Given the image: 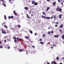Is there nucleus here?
<instances>
[{
  "mask_svg": "<svg viewBox=\"0 0 64 64\" xmlns=\"http://www.w3.org/2000/svg\"><path fill=\"white\" fill-rule=\"evenodd\" d=\"M4 42L6 43V40H4Z\"/></svg>",
  "mask_w": 64,
  "mask_h": 64,
  "instance_id": "c03bdc74",
  "label": "nucleus"
},
{
  "mask_svg": "<svg viewBox=\"0 0 64 64\" xmlns=\"http://www.w3.org/2000/svg\"><path fill=\"white\" fill-rule=\"evenodd\" d=\"M62 16V14H60L59 15V17L60 18V19H61V16Z\"/></svg>",
  "mask_w": 64,
  "mask_h": 64,
  "instance_id": "2eb2a0df",
  "label": "nucleus"
},
{
  "mask_svg": "<svg viewBox=\"0 0 64 64\" xmlns=\"http://www.w3.org/2000/svg\"><path fill=\"white\" fill-rule=\"evenodd\" d=\"M17 26L18 28H21V26H20V25H17Z\"/></svg>",
  "mask_w": 64,
  "mask_h": 64,
  "instance_id": "393cba45",
  "label": "nucleus"
},
{
  "mask_svg": "<svg viewBox=\"0 0 64 64\" xmlns=\"http://www.w3.org/2000/svg\"><path fill=\"white\" fill-rule=\"evenodd\" d=\"M7 40H8V41H10V40H9V39H8V38H7Z\"/></svg>",
  "mask_w": 64,
  "mask_h": 64,
  "instance_id": "8fccbe9b",
  "label": "nucleus"
},
{
  "mask_svg": "<svg viewBox=\"0 0 64 64\" xmlns=\"http://www.w3.org/2000/svg\"><path fill=\"white\" fill-rule=\"evenodd\" d=\"M4 48H6V47L5 46V47H4Z\"/></svg>",
  "mask_w": 64,
  "mask_h": 64,
  "instance_id": "0e129e2a",
  "label": "nucleus"
},
{
  "mask_svg": "<svg viewBox=\"0 0 64 64\" xmlns=\"http://www.w3.org/2000/svg\"><path fill=\"white\" fill-rule=\"evenodd\" d=\"M56 4V2H54L53 4H52V5H55Z\"/></svg>",
  "mask_w": 64,
  "mask_h": 64,
  "instance_id": "6ab92c4d",
  "label": "nucleus"
},
{
  "mask_svg": "<svg viewBox=\"0 0 64 64\" xmlns=\"http://www.w3.org/2000/svg\"><path fill=\"white\" fill-rule=\"evenodd\" d=\"M24 37L26 38V39H28V38H29V37L27 36H25Z\"/></svg>",
  "mask_w": 64,
  "mask_h": 64,
  "instance_id": "4be33fe9",
  "label": "nucleus"
},
{
  "mask_svg": "<svg viewBox=\"0 0 64 64\" xmlns=\"http://www.w3.org/2000/svg\"><path fill=\"white\" fill-rule=\"evenodd\" d=\"M32 47H33V48H35V46H32Z\"/></svg>",
  "mask_w": 64,
  "mask_h": 64,
  "instance_id": "79ce46f5",
  "label": "nucleus"
},
{
  "mask_svg": "<svg viewBox=\"0 0 64 64\" xmlns=\"http://www.w3.org/2000/svg\"><path fill=\"white\" fill-rule=\"evenodd\" d=\"M2 33H3V34H6V32H5V30H2Z\"/></svg>",
  "mask_w": 64,
  "mask_h": 64,
  "instance_id": "20e7f679",
  "label": "nucleus"
},
{
  "mask_svg": "<svg viewBox=\"0 0 64 64\" xmlns=\"http://www.w3.org/2000/svg\"><path fill=\"white\" fill-rule=\"evenodd\" d=\"M42 18H45V19H50L51 18L50 17H46L45 16H42Z\"/></svg>",
  "mask_w": 64,
  "mask_h": 64,
  "instance_id": "f257e3e1",
  "label": "nucleus"
},
{
  "mask_svg": "<svg viewBox=\"0 0 64 64\" xmlns=\"http://www.w3.org/2000/svg\"><path fill=\"white\" fill-rule=\"evenodd\" d=\"M2 4H3V5H4V7H6V5L4 3H3Z\"/></svg>",
  "mask_w": 64,
  "mask_h": 64,
  "instance_id": "f3484780",
  "label": "nucleus"
},
{
  "mask_svg": "<svg viewBox=\"0 0 64 64\" xmlns=\"http://www.w3.org/2000/svg\"><path fill=\"white\" fill-rule=\"evenodd\" d=\"M60 64H62V63H60Z\"/></svg>",
  "mask_w": 64,
  "mask_h": 64,
  "instance_id": "052dcab7",
  "label": "nucleus"
},
{
  "mask_svg": "<svg viewBox=\"0 0 64 64\" xmlns=\"http://www.w3.org/2000/svg\"><path fill=\"white\" fill-rule=\"evenodd\" d=\"M55 27H57V26H58V25H57V24H56V25H55Z\"/></svg>",
  "mask_w": 64,
  "mask_h": 64,
  "instance_id": "4c0bfd02",
  "label": "nucleus"
},
{
  "mask_svg": "<svg viewBox=\"0 0 64 64\" xmlns=\"http://www.w3.org/2000/svg\"><path fill=\"white\" fill-rule=\"evenodd\" d=\"M51 33L52 34H53V33H54V32H53V31H52L51 32Z\"/></svg>",
  "mask_w": 64,
  "mask_h": 64,
  "instance_id": "c9c22d12",
  "label": "nucleus"
},
{
  "mask_svg": "<svg viewBox=\"0 0 64 64\" xmlns=\"http://www.w3.org/2000/svg\"><path fill=\"white\" fill-rule=\"evenodd\" d=\"M1 43H2V42H0V44H1Z\"/></svg>",
  "mask_w": 64,
  "mask_h": 64,
  "instance_id": "5fc2aeb1",
  "label": "nucleus"
},
{
  "mask_svg": "<svg viewBox=\"0 0 64 64\" xmlns=\"http://www.w3.org/2000/svg\"><path fill=\"white\" fill-rule=\"evenodd\" d=\"M40 43L41 44H43V42H40Z\"/></svg>",
  "mask_w": 64,
  "mask_h": 64,
  "instance_id": "c756f323",
  "label": "nucleus"
},
{
  "mask_svg": "<svg viewBox=\"0 0 64 64\" xmlns=\"http://www.w3.org/2000/svg\"><path fill=\"white\" fill-rule=\"evenodd\" d=\"M7 33H10V32L9 30H7Z\"/></svg>",
  "mask_w": 64,
  "mask_h": 64,
  "instance_id": "a878e982",
  "label": "nucleus"
},
{
  "mask_svg": "<svg viewBox=\"0 0 64 64\" xmlns=\"http://www.w3.org/2000/svg\"><path fill=\"white\" fill-rule=\"evenodd\" d=\"M63 27V24H62L60 25V28H62Z\"/></svg>",
  "mask_w": 64,
  "mask_h": 64,
  "instance_id": "9d476101",
  "label": "nucleus"
},
{
  "mask_svg": "<svg viewBox=\"0 0 64 64\" xmlns=\"http://www.w3.org/2000/svg\"><path fill=\"white\" fill-rule=\"evenodd\" d=\"M24 8V9H25V10H28V9H29V8L26 7H25Z\"/></svg>",
  "mask_w": 64,
  "mask_h": 64,
  "instance_id": "9b49d317",
  "label": "nucleus"
},
{
  "mask_svg": "<svg viewBox=\"0 0 64 64\" xmlns=\"http://www.w3.org/2000/svg\"><path fill=\"white\" fill-rule=\"evenodd\" d=\"M51 48H52V49H53V47H51Z\"/></svg>",
  "mask_w": 64,
  "mask_h": 64,
  "instance_id": "bf43d9fd",
  "label": "nucleus"
},
{
  "mask_svg": "<svg viewBox=\"0 0 64 64\" xmlns=\"http://www.w3.org/2000/svg\"><path fill=\"white\" fill-rule=\"evenodd\" d=\"M4 27H5L6 28H8V27L6 26V25H5L4 26Z\"/></svg>",
  "mask_w": 64,
  "mask_h": 64,
  "instance_id": "a211bd4d",
  "label": "nucleus"
},
{
  "mask_svg": "<svg viewBox=\"0 0 64 64\" xmlns=\"http://www.w3.org/2000/svg\"><path fill=\"white\" fill-rule=\"evenodd\" d=\"M62 2H64V0H63L62 1Z\"/></svg>",
  "mask_w": 64,
  "mask_h": 64,
  "instance_id": "e2e57ef3",
  "label": "nucleus"
},
{
  "mask_svg": "<svg viewBox=\"0 0 64 64\" xmlns=\"http://www.w3.org/2000/svg\"><path fill=\"white\" fill-rule=\"evenodd\" d=\"M10 46H9L7 48L8 49H10Z\"/></svg>",
  "mask_w": 64,
  "mask_h": 64,
  "instance_id": "58836bf2",
  "label": "nucleus"
},
{
  "mask_svg": "<svg viewBox=\"0 0 64 64\" xmlns=\"http://www.w3.org/2000/svg\"><path fill=\"white\" fill-rule=\"evenodd\" d=\"M1 1H2V2H4V3H5L4 2H5V1H4V0H0Z\"/></svg>",
  "mask_w": 64,
  "mask_h": 64,
  "instance_id": "473e14b6",
  "label": "nucleus"
},
{
  "mask_svg": "<svg viewBox=\"0 0 64 64\" xmlns=\"http://www.w3.org/2000/svg\"><path fill=\"white\" fill-rule=\"evenodd\" d=\"M48 29H50V27L49 28H48Z\"/></svg>",
  "mask_w": 64,
  "mask_h": 64,
  "instance_id": "13d9d810",
  "label": "nucleus"
},
{
  "mask_svg": "<svg viewBox=\"0 0 64 64\" xmlns=\"http://www.w3.org/2000/svg\"><path fill=\"white\" fill-rule=\"evenodd\" d=\"M8 18L9 19H11V18H14V17L12 16H9L8 17Z\"/></svg>",
  "mask_w": 64,
  "mask_h": 64,
  "instance_id": "423d86ee",
  "label": "nucleus"
},
{
  "mask_svg": "<svg viewBox=\"0 0 64 64\" xmlns=\"http://www.w3.org/2000/svg\"><path fill=\"white\" fill-rule=\"evenodd\" d=\"M3 48V46H0V48Z\"/></svg>",
  "mask_w": 64,
  "mask_h": 64,
  "instance_id": "a19ab883",
  "label": "nucleus"
},
{
  "mask_svg": "<svg viewBox=\"0 0 64 64\" xmlns=\"http://www.w3.org/2000/svg\"><path fill=\"white\" fill-rule=\"evenodd\" d=\"M60 8H59V7H58L56 9V10L57 11H58L59 12V9Z\"/></svg>",
  "mask_w": 64,
  "mask_h": 64,
  "instance_id": "1a4fd4ad",
  "label": "nucleus"
},
{
  "mask_svg": "<svg viewBox=\"0 0 64 64\" xmlns=\"http://www.w3.org/2000/svg\"><path fill=\"white\" fill-rule=\"evenodd\" d=\"M30 2V1H28V2Z\"/></svg>",
  "mask_w": 64,
  "mask_h": 64,
  "instance_id": "69168bd1",
  "label": "nucleus"
},
{
  "mask_svg": "<svg viewBox=\"0 0 64 64\" xmlns=\"http://www.w3.org/2000/svg\"><path fill=\"white\" fill-rule=\"evenodd\" d=\"M9 1H10V2L11 1V0H9Z\"/></svg>",
  "mask_w": 64,
  "mask_h": 64,
  "instance_id": "680f3d73",
  "label": "nucleus"
},
{
  "mask_svg": "<svg viewBox=\"0 0 64 64\" xmlns=\"http://www.w3.org/2000/svg\"><path fill=\"white\" fill-rule=\"evenodd\" d=\"M59 10H60L59 11L61 12V11H62V9L61 8H60Z\"/></svg>",
  "mask_w": 64,
  "mask_h": 64,
  "instance_id": "7c9ffc66",
  "label": "nucleus"
},
{
  "mask_svg": "<svg viewBox=\"0 0 64 64\" xmlns=\"http://www.w3.org/2000/svg\"><path fill=\"white\" fill-rule=\"evenodd\" d=\"M4 18L5 20H6L7 19V18H6V15H5L4 16Z\"/></svg>",
  "mask_w": 64,
  "mask_h": 64,
  "instance_id": "b1692460",
  "label": "nucleus"
},
{
  "mask_svg": "<svg viewBox=\"0 0 64 64\" xmlns=\"http://www.w3.org/2000/svg\"><path fill=\"white\" fill-rule=\"evenodd\" d=\"M13 1H14V0H13Z\"/></svg>",
  "mask_w": 64,
  "mask_h": 64,
  "instance_id": "774afa93",
  "label": "nucleus"
},
{
  "mask_svg": "<svg viewBox=\"0 0 64 64\" xmlns=\"http://www.w3.org/2000/svg\"><path fill=\"white\" fill-rule=\"evenodd\" d=\"M16 39L18 41H19V40H21V38H19L18 37L16 38Z\"/></svg>",
  "mask_w": 64,
  "mask_h": 64,
  "instance_id": "6e6552de",
  "label": "nucleus"
},
{
  "mask_svg": "<svg viewBox=\"0 0 64 64\" xmlns=\"http://www.w3.org/2000/svg\"><path fill=\"white\" fill-rule=\"evenodd\" d=\"M14 15H15V16H17V14L16 13V12H15V10L14 11Z\"/></svg>",
  "mask_w": 64,
  "mask_h": 64,
  "instance_id": "39448f33",
  "label": "nucleus"
},
{
  "mask_svg": "<svg viewBox=\"0 0 64 64\" xmlns=\"http://www.w3.org/2000/svg\"><path fill=\"white\" fill-rule=\"evenodd\" d=\"M13 38L14 39V42L16 43V42H17V40H16V38L15 37V36H14Z\"/></svg>",
  "mask_w": 64,
  "mask_h": 64,
  "instance_id": "f03ea898",
  "label": "nucleus"
},
{
  "mask_svg": "<svg viewBox=\"0 0 64 64\" xmlns=\"http://www.w3.org/2000/svg\"><path fill=\"white\" fill-rule=\"evenodd\" d=\"M56 60H58L59 59V57H58V56H57L56 57Z\"/></svg>",
  "mask_w": 64,
  "mask_h": 64,
  "instance_id": "bb28decb",
  "label": "nucleus"
},
{
  "mask_svg": "<svg viewBox=\"0 0 64 64\" xmlns=\"http://www.w3.org/2000/svg\"><path fill=\"white\" fill-rule=\"evenodd\" d=\"M42 14H44V15H46V14H45V13H44V12H42Z\"/></svg>",
  "mask_w": 64,
  "mask_h": 64,
  "instance_id": "2f4dec72",
  "label": "nucleus"
},
{
  "mask_svg": "<svg viewBox=\"0 0 64 64\" xmlns=\"http://www.w3.org/2000/svg\"><path fill=\"white\" fill-rule=\"evenodd\" d=\"M62 38L63 39H64V34L62 36Z\"/></svg>",
  "mask_w": 64,
  "mask_h": 64,
  "instance_id": "c85d7f7f",
  "label": "nucleus"
},
{
  "mask_svg": "<svg viewBox=\"0 0 64 64\" xmlns=\"http://www.w3.org/2000/svg\"><path fill=\"white\" fill-rule=\"evenodd\" d=\"M26 17L28 18H30V16H29V15L28 14H27Z\"/></svg>",
  "mask_w": 64,
  "mask_h": 64,
  "instance_id": "4468645a",
  "label": "nucleus"
},
{
  "mask_svg": "<svg viewBox=\"0 0 64 64\" xmlns=\"http://www.w3.org/2000/svg\"><path fill=\"white\" fill-rule=\"evenodd\" d=\"M49 9H50V8L48 7V8H47L46 10H47V11H48V10H49Z\"/></svg>",
  "mask_w": 64,
  "mask_h": 64,
  "instance_id": "cd10ccee",
  "label": "nucleus"
},
{
  "mask_svg": "<svg viewBox=\"0 0 64 64\" xmlns=\"http://www.w3.org/2000/svg\"><path fill=\"white\" fill-rule=\"evenodd\" d=\"M58 31H60L61 33H62V30L61 29H60L59 30H58Z\"/></svg>",
  "mask_w": 64,
  "mask_h": 64,
  "instance_id": "ddd939ff",
  "label": "nucleus"
},
{
  "mask_svg": "<svg viewBox=\"0 0 64 64\" xmlns=\"http://www.w3.org/2000/svg\"><path fill=\"white\" fill-rule=\"evenodd\" d=\"M50 33H51V32H50L48 31V35H49V34H50Z\"/></svg>",
  "mask_w": 64,
  "mask_h": 64,
  "instance_id": "412c9836",
  "label": "nucleus"
},
{
  "mask_svg": "<svg viewBox=\"0 0 64 64\" xmlns=\"http://www.w3.org/2000/svg\"><path fill=\"white\" fill-rule=\"evenodd\" d=\"M36 35H37V33H35V34H34V35L36 36Z\"/></svg>",
  "mask_w": 64,
  "mask_h": 64,
  "instance_id": "de8ad7c7",
  "label": "nucleus"
},
{
  "mask_svg": "<svg viewBox=\"0 0 64 64\" xmlns=\"http://www.w3.org/2000/svg\"><path fill=\"white\" fill-rule=\"evenodd\" d=\"M33 16V14H32L31 15V16Z\"/></svg>",
  "mask_w": 64,
  "mask_h": 64,
  "instance_id": "603ef678",
  "label": "nucleus"
},
{
  "mask_svg": "<svg viewBox=\"0 0 64 64\" xmlns=\"http://www.w3.org/2000/svg\"><path fill=\"white\" fill-rule=\"evenodd\" d=\"M34 5H35V6H36V5H38V3L37 2H35L34 3Z\"/></svg>",
  "mask_w": 64,
  "mask_h": 64,
  "instance_id": "f8f14e48",
  "label": "nucleus"
},
{
  "mask_svg": "<svg viewBox=\"0 0 64 64\" xmlns=\"http://www.w3.org/2000/svg\"><path fill=\"white\" fill-rule=\"evenodd\" d=\"M47 64H50V63L49 62H47Z\"/></svg>",
  "mask_w": 64,
  "mask_h": 64,
  "instance_id": "3c124183",
  "label": "nucleus"
},
{
  "mask_svg": "<svg viewBox=\"0 0 64 64\" xmlns=\"http://www.w3.org/2000/svg\"><path fill=\"white\" fill-rule=\"evenodd\" d=\"M51 64H57V63L55 61H52V62H51Z\"/></svg>",
  "mask_w": 64,
  "mask_h": 64,
  "instance_id": "7ed1b4c3",
  "label": "nucleus"
},
{
  "mask_svg": "<svg viewBox=\"0 0 64 64\" xmlns=\"http://www.w3.org/2000/svg\"><path fill=\"white\" fill-rule=\"evenodd\" d=\"M55 45H56V44H53V45H52V46L53 47H54V46H55Z\"/></svg>",
  "mask_w": 64,
  "mask_h": 64,
  "instance_id": "a18cd8bd",
  "label": "nucleus"
},
{
  "mask_svg": "<svg viewBox=\"0 0 64 64\" xmlns=\"http://www.w3.org/2000/svg\"><path fill=\"white\" fill-rule=\"evenodd\" d=\"M55 38H58L59 37V35H55L54 36Z\"/></svg>",
  "mask_w": 64,
  "mask_h": 64,
  "instance_id": "0eeeda50",
  "label": "nucleus"
},
{
  "mask_svg": "<svg viewBox=\"0 0 64 64\" xmlns=\"http://www.w3.org/2000/svg\"><path fill=\"white\" fill-rule=\"evenodd\" d=\"M56 24H58V22H56Z\"/></svg>",
  "mask_w": 64,
  "mask_h": 64,
  "instance_id": "09e8293b",
  "label": "nucleus"
},
{
  "mask_svg": "<svg viewBox=\"0 0 64 64\" xmlns=\"http://www.w3.org/2000/svg\"><path fill=\"white\" fill-rule=\"evenodd\" d=\"M34 3H35V1L34 0H33L32 1V4H34Z\"/></svg>",
  "mask_w": 64,
  "mask_h": 64,
  "instance_id": "dca6fc26",
  "label": "nucleus"
},
{
  "mask_svg": "<svg viewBox=\"0 0 64 64\" xmlns=\"http://www.w3.org/2000/svg\"><path fill=\"white\" fill-rule=\"evenodd\" d=\"M40 41H42V39L41 38L40 39Z\"/></svg>",
  "mask_w": 64,
  "mask_h": 64,
  "instance_id": "ea45409f",
  "label": "nucleus"
},
{
  "mask_svg": "<svg viewBox=\"0 0 64 64\" xmlns=\"http://www.w3.org/2000/svg\"><path fill=\"white\" fill-rule=\"evenodd\" d=\"M61 4L62 5H63V2H62Z\"/></svg>",
  "mask_w": 64,
  "mask_h": 64,
  "instance_id": "6e6d98bb",
  "label": "nucleus"
},
{
  "mask_svg": "<svg viewBox=\"0 0 64 64\" xmlns=\"http://www.w3.org/2000/svg\"><path fill=\"white\" fill-rule=\"evenodd\" d=\"M56 16H54V20H55V19H56Z\"/></svg>",
  "mask_w": 64,
  "mask_h": 64,
  "instance_id": "72a5a7b5",
  "label": "nucleus"
},
{
  "mask_svg": "<svg viewBox=\"0 0 64 64\" xmlns=\"http://www.w3.org/2000/svg\"><path fill=\"white\" fill-rule=\"evenodd\" d=\"M43 37H45V34H44L43 35Z\"/></svg>",
  "mask_w": 64,
  "mask_h": 64,
  "instance_id": "e433bc0d",
  "label": "nucleus"
},
{
  "mask_svg": "<svg viewBox=\"0 0 64 64\" xmlns=\"http://www.w3.org/2000/svg\"><path fill=\"white\" fill-rule=\"evenodd\" d=\"M30 34H33V32H32V30H30Z\"/></svg>",
  "mask_w": 64,
  "mask_h": 64,
  "instance_id": "5701e85b",
  "label": "nucleus"
},
{
  "mask_svg": "<svg viewBox=\"0 0 64 64\" xmlns=\"http://www.w3.org/2000/svg\"><path fill=\"white\" fill-rule=\"evenodd\" d=\"M55 47H56V46H55Z\"/></svg>",
  "mask_w": 64,
  "mask_h": 64,
  "instance_id": "338daca9",
  "label": "nucleus"
},
{
  "mask_svg": "<svg viewBox=\"0 0 64 64\" xmlns=\"http://www.w3.org/2000/svg\"><path fill=\"white\" fill-rule=\"evenodd\" d=\"M30 14H31V11H30Z\"/></svg>",
  "mask_w": 64,
  "mask_h": 64,
  "instance_id": "864d4df0",
  "label": "nucleus"
},
{
  "mask_svg": "<svg viewBox=\"0 0 64 64\" xmlns=\"http://www.w3.org/2000/svg\"><path fill=\"white\" fill-rule=\"evenodd\" d=\"M2 24H4V25H5L6 24L5 22H4L2 23Z\"/></svg>",
  "mask_w": 64,
  "mask_h": 64,
  "instance_id": "f704fd0d",
  "label": "nucleus"
},
{
  "mask_svg": "<svg viewBox=\"0 0 64 64\" xmlns=\"http://www.w3.org/2000/svg\"><path fill=\"white\" fill-rule=\"evenodd\" d=\"M23 51V49H21L20 50H19V52H21L22 51Z\"/></svg>",
  "mask_w": 64,
  "mask_h": 64,
  "instance_id": "aec40b11",
  "label": "nucleus"
},
{
  "mask_svg": "<svg viewBox=\"0 0 64 64\" xmlns=\"http://www.w3.org/2000/svg\"><path fill=\"white\" fill-rule=\"evenodd\" d=\"M53 16H52L51 17V19H53Z\"/></svg>",
  "mask_w": 64,
  "mask_h": 64,
  "instance_id": "37998d69",
  "label": "nucleus"
},
{
  "mask_svg": "<svg viewBox=\"0 0 64 64\" xmlns=\"http://www.w3.org/2000/svg\"><path fill=\"white\" fill-rule=\"evenodd\" d=\"M46 1H50V0H46Z\"/></svg>",
  "mask_w": 64,
  "mask_h": 64,
  "instance_id": "4d7b16f0",
  "label": "nucleus"
},
{
  "mask_svg": "<svg viewBox=\"0 0 64 64\" xmlns=\"http://www.w3.org/2000/svg\"><path fill=\"white\" fill-rule=\"evenodd\" d=\"M58 2H60V0H58Z\"/></svg>",
  "mask_w": 64,
  "mask_h": 64,
  "instance_id": "49530a36",
  "label": "nucleus"
}]
</instances>
